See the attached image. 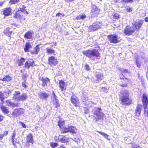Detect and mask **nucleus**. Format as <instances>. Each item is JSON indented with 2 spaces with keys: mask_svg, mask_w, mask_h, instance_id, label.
Returning <instances> with one entry per match:
<instances>
[{
  "mask_svg": "<svg viewBox=\"0 0 148 148\" xmlns=\"http://www.w3.org/2000/svg\"><path fill=\"white\" fill-rule=\"evenodd\" d=\"M119 99L121 103L125 106H130L133 103L132 100L130 97L129 92L126 90L121 93Z\"/></svg>",
  "mask_w": 148,
  "mask_h": 148,
  "instance_id": "obj_1",
  "label": "nucleus"
},
{
  "mask_svg": "<svg viewBox=\"0 0 148 148\" xmlns=\"http://www.w3.org/2000/svg\"><path fill=\"white\" fill-rule=\"evenodd\" d=\"M129 70L125 69L122 70L121 73L119 75V78L121 80V83L120 84L119 86L122 88H126L128 86V84H131V80L129 78L125 77L124 74L129 73Z\"/></svg>",
  "mask_w": 148,
  "mask_h": 148,
  "instance_id": "obj_2",
  "label": "nucleus"
},
{
  "mask_svg": "<svg viewBox=\"0 0 148 148\" xmlns=\"http://www.w3.org/2000/svg\"><path fill=\"white\" fill-rule=\"evenodd\" d=\"M82 53L84 55L89 58H91L92 56L96 57H100V54L98 49H88L83 51Z\"/></svg>",
  "mask_w": 148,
  "mask_h": 148,
  "instance_id": "obj_3",
  "label": "nucleus"
},
{
  "mask_svg": "<svg viewBox=\"0 0 148 148\" xmlns=\"http://www.w3.org/2000/svg\"><path fill=\"white\" fill-rule=\"evenodd\" d=\"M21 92L19 91H16L13 94L12 99L13 100L18 101H25L28 98L27 95L25 93H23L21 95H20Z\"/></svg>",
  "mask_w": 148,
  "mask_h": 148,
  "instance_id": "obj_4",
  "label": "nucleus"
},
{
  "mask_svg": "<svg viewBox=\"0 0 148 148\" xmlns=\"http://www.w3.org/2000/svg\"><path fill=\"white\" fill-rule=\"evenodd\" d=\"M101 111L102 110L100 108H97L94 111L93 117L95 121H97L99 120H103L105 115L101 112Z\"/></svg>",
  "mask_w": 148,
  "mask_h": 148,
  "instance_id": "obj_5",
  "label": "nucleus"
},
{
  "mask_svg": "<svg viewBox=\"0 0 148 148\" xmlns=\"http://www.w3.org/2000/svg\"><path fill=\"white\" fill-rule=\"evenodd\" d=\"M25 112V110L23 108H16L12 112V115L14 117H17L23 114Z\"/></svg>",
  "mask_w": 148,
  "mask_h": 148,
  "instance_id": "obj_6",
  "label": "nucleus"
},
{
  "mask_svg": "<svg viewBox=\"0 0 148 148\" xmlns=\"http://www.w3.org/2000/svg\"><path fill=\"white\" fill-rule=\"evenodd\" d=\"M118 36L116 34H110L107 36V38L111 43H117L120 42Z\"/></svg>",
  "mask_w": 148,
  "mask_h": 148,
  "instance_id": "obj_7",
  "label": "nucleus"
},
{
  "mask_svg": "<svg viewBox=\"0 0 148 148\" xmlns=\"http://www.w3.org/2000/svg\"><path fill=\"white\" fill-rule=\"evenodd\" d=\"M71 103L76 107H79L80 106V101L78 98L75 95L73 94L71 97Z\"/></svg>",
  "mask_w": 148,
  "mask_h": 148,
  "instance_id": "obj_8",
  "label": "nucleus"
},
{
  "mask_svg": "<svg viewBox=\"0 0 148 148\" xmlns=\"http://www.w3.org/2000/svg\"><path fill=\"white\" fill-rule=\"evenodd\" d=\"M100 23L96 22L93 23L92 25L89 26L88 28V32H94L101 28Z\"/></svg>",
  "mask_w": 148,
  "mask_h": 148,
  "instance_id": "obj_9",
  "label": "nucleus"
},
{
  "mask_svg": "<svg viewBox=\"0 0 148 148\" xmlns=\"http://www.w3.org/2000/svg\"><path fill=\"white\" fill-rule=\"evenodd\" d=\"M48 61V64L51 67L56 66L58 63V61L57 58L53 56L49 57Z\"/></svg>",
  "mask_w": 148,
  "mask_h": 148,
  "instance_id": "obj_10",
  "label": "nucleus"
},
{
  "mask_svg": "<svg viewBox=\"0 0 148 148\" xmlns=\"http://www.w3.org/2000/svg\"><path fill=\"white\" fill-rule=\"evenodd\" d=\"M100 10L95 5H92L90 12L91 15L93 17L97 16L99 14Z\"/></svg>",
  "mask_w": 148,
  "mask_h": 148,
  "instance_id": "obj_11",
  "label": "nucleus"
},
{
  "mask_svg": "<svg viewBox=\"0 0 148 148\" xmlns=\"http://www.w3.org/2000/svg\"><path fill=\"white\" fill-rule=\"evenodd\" d=\"M22 13L19 10H17L14 14L13 17L15 19L20 21L22 20H25V16L22 14Z\"/></svg>",
  "mask_w": 148,
  "mask_h": 148,
  "instance_id": "obj_12",
  "label": "nucleus"
},
{
  "mask_svg": "<svg viewBox=\"0 0 148 148\" xmlns=\"http://www.w3.org/2000/svg\"><path fill=\"white\" fill-rule=\"evenodd\" d=\"M143 21H144L143 20H140L138 22L135 21L132 24L134 27L133 29L134 30L138 31L141 28L143 24Z\"/></svg>",
  "mask_w": 148,
  "mask_h": 148,
  "instance_id": "obj_13",
  "label": "nucleus"
},
{
  "mask_svg": "<svg viewBox=\"0 0 148 148\" xmlns=\"http://www.w3.org/2000/svg\"><path fill=\"white\" fill-rule=\"evenodd\" d=\"M135 32L134 29H132V27L129 25H127L123 31V33L126 35H132Z\"/></svg>",
  "mask_w": 148,
  "mask_h": 148,
  "instance_id": "obj_14",
  "label": "nucleus"
},
{
  "mask_svg": "<svg viewBox=\"0 0 148 148\" xmlns=\"http://www.w3.org/2000/svg\"><path fill=\"white\" fill-rule=\"evenodd\" d=\"M39 79L42 82V86L43 87L47 86L48 83H50V79L47 77L44 78L42 77Z\"/></svg>",
  "mask_w": 148,
  "mask_h": 148,
  "instance_id": "obj_15",
  "label": "nucleus"
},
{
  "mask_svg": "<svg viewBox=\"0 0 148 148\" xmlns=\"http://www.w3.org/2000/svg\"><path fill=\"white\" fill-rule=\"evenodd\" d=\"M142 102L143 105L145 106H147L148 105V96L144 94L142 96Z\"/></svg>",
  "mask_w": 148,
  "mask_h": 148,
  "instance_id": "obj_16",
  "label": "nucleus"
},
{
  "mask_svg": "<svg viewBox=\"0 0 148 148\" xmlns=\"http://www.w3.org/2000/svg\"><path fill=\"white\" fill-rule=\"evenodd\" d=\"M27 143H31L33 144L34 141L33 138V136L31 133H29L26 137Z\"/></svg>",
  "mask_w": 148,
  "mask_h": 148,
  "instance_id": "obj_17",
  "label": "nucleus"
},
{
  "mask_svg": "<svg viewBox=\"0 0 148 148\" xmlns=\"http://www.w3.org/2000/svg\"><path fill=\"white\" fill-rule=\"evenodd\" d=\"M142 105L141 104H138L135 111V114L136 116H139L140 114V112L142 109Z\"/></svg>",
  "mask_w": 148,
  "mask_h": 148,
  "instance_id": "obj_18",
  "label": "nucleus"
},
{
  "mask_svg": "<svg viewBox=\"0 0 148 148\" xmlns=\"http://www.w3.org/2000/svg\"><path fill=\"white\" fill-rule=\"evenodd\" d=\"M59 87L62 91L65 90L66 88V85L65 82L62 80H59Z\"/></svg>",
  "mask_w": 148,
  "mask_h": 148,
  "instance_id": "obj_19",
  "label": "nucleus"
},
{
  "mask_svg": "<svg viewBox=\"0 0 148 148\" xmlns=\"http://www.w3.org/2000/svg\"><path fill=\"white\" fill-rule=\"evenodd\" d=\"M34 32L32 31H28L25 33L24 35L25 38L27 39H30L32 38Z\"/></svg>",
  "mask_w": 148,
  "mask_h": 148,
  "instance_id": "obj_20",
  "label": "nucleus"
},
{
  "mask_svg": "<svg viewBox=\"0 0 148 148\" xmlns=\"http://www.w3.org/2000/svg\"><path fill=\"white\" fill-rule=\"evenodd\" d=\"M5 103H6L8 107L14 108L18 106V104H16L13 103L10 99L6 100L5 101Z\"/></svg>",
  "mask_w": 148,
  "mask_h": 148,
  "instance_id": "obj_21",
  "label": "nucleus"
},
{
  "mask_svg": "<svg viewBox=\"0 0 148 148\" xmlns=\"http://www.w3.org/2000/svg\"><path fill=\"white\" fill-rule=\"evenodd\" d=\"M12 10V9L10 7L6 8L3 9V14L5 16H8L11 14Z\"/></svg>",
  "mask_w": 148,
  "mask_h": 148,
  "instance_id": "obj_22",
  "label": "nucleus"
},
{
  "mask_svg": "<svg viewBox=\"0 0 148 148\" xmlns=\"http://www.w3.org/2000/svg\"><path fill=\"white\" fill-rule=\"evenodd\" d=\"M41 45V44H39L35 47L34 48V51H31V54L33 55L37 54L40 51L39 46Z\"/></svg>",
  "mask_w": 148,
  "mask_h": 148,
  "instance_id": "obj_23",
  "label": "nucleus"
},
{
  "mask_svg": "<svg viewBox=\"0 0 148 148\" xmlns=\"http://www.w3.org/2000/svg\"><path fill=\"white\" fill-rule=\"evenodd\" d=\"M10 27H7L4 30L3 32L5 35L11 37L12 31L10 30Z\"/></svg>",
  "mask_w": 148,
  "mask_h": 148,
  "instance_id": "obj_24",
  "label": "nucleus"
},
{
  "mask_svg": "<svg viewBox=\"0 0 148 148\" xmlns=\"http://www.w3.org/2000/svg\"><path fill=\"white\" fill-rule=\"evenodd\" d=\"M95 77L96 81L98 82L102 80L104 78L103 74L100 73H96L95 75Z\"/></svg>",
  "mask_w": 148,
  "mask_h": 148,
  "instance_id": "obj_25",
  "label": "nucleus"
},
{
  "mask_svg": "<svg viewBox=\"0 0 148 148\" xmlns=\"http://www.w3.org/2000/svg\"><path fill=\"white\" fill-rule=\"evenodd\" d=\"M0 108L3 114H7L9 112V111L8 108L5 106H1L0 107Z\"/></svg>",
  "mask_w": 148,
  "mask_h": 148,
  "instance_id": "obj_26",
  "label": "nucleus"
},
{
  "mask_svg": "<svg viewBox=\"0 0 148 148\" xmlns=\"http://www.w3.org/2000/svg\"><path fill=\"white\" fill-rule=\"evenodd\" d=\"M12 79V78L8 75H5L3 78L2 79H0V80L7 82L11 81Z\"/></svg>",
  "mask_w": 148,
  "mask_h": 148,
  "instance_id": "obj_27",
  "label": "nucleus"
},
{
  "mask_svg": "<svg viewBox=\"0 0 148 148\" xmlns=\"http://www.w3.org/2000/svg\"><path fill=\"white\" fill-rule=\"evenodd\" d=\"M40 94L39 95V96L40 98L42 99H47V98L49 97V95L46 92H41Z\"/></svg>",
  "mask_w": 148,
  "mask_h": 148,
  "instance_id": "obj_28",
  "label": "nucleus"
},
{
  "mask_svg": "<svg viewBox=\"0 0 148 148\" xmlns=\"http://www.w3.org/2000/svg\"><path fill=\"white\" fill-rule=\"evenodd\" d=\"M32 48V46L29 42H26L25 46L24 48V51L25 52H29V49Z\"/></svg>",
  "mask_w": 148,
  "mask_h": 148,
  "instance_id": "obj_29",
  "label": "nucleus"
},
{
  "mask_svg": "<svg viewBox=\"0 0 148 148\" xmlns=\"http://www.w3.org/2000/svg\"><path fill=\"white\" fill-rule=\"evenodd\" d=\"M9 92H7L6 91H4V92H3L1 91H0V99L1 101H3V100L5 98L3 97L4 94H5L8 95H9Z\"/></svg>",
  "mask_w": 148,
  "mask_h": 148,
  "instance_id": "obj_30",
  "label": "nucleus"
},
{
  "mask_svg": "<svg viewBox=\"0 0 148 148\" xmlns=\"http://www.w3.org/2000/svg\"><path fill=\"white\" fill-rule=\"evenodd\" d=\"M68 130L69 132H70L73 134H75L76 133L75 132L76 128L73 126L71 125L69 126L68 127Z\"/></svg>",
  "mask_w": 148,
  "mask_h": 148,
  "instance_id": "obj_31",
  "label": "nucleus"
},
{
  "mask_svg": "<svg viewBox=\"0 0 148 148\" xmlns=\"http://www.w3.org/2000/svg\"><path fill=\"white\" fill-rule=\"evenodd\" d=\"M69 138L65 136H62V137L60 139V142L62 143H65L69 142Z\"/></svg>",
  "mask_w": 148,
  "mask_h": 148,
  "instance_id": "obj_32",
  "label": "nucleus"
},
{
  "mask_svg": "<svg viewBox=\"0 0 148 148\" xmlns=\"http://www.w3.org/2000/svg\"><path fill=\"white\" fill-rule=\"evenodd\" d=\"M60 130L61 133L62 134L66 133L67 132H69L68 130V127H62L60 128Z\"/></svg>",
  "mask_w": 148,
  "mask_h": 148,
  "instance_id": "obj_33",
  "label": "nucleus"
},
{
  "mask_svg": "<svg viewBox=\"0 0 148 148\" xmlns=\"http://www.w3.org/2000/svg\"><path fill=\"white\" fill-rule=\"evenodd\" d=\"M26 7L23 5L22 6L21 8H20V11H21V12L22 13H23L24 14H26V15L28 14L29 13L28 12H27L26 10L25 9Z\"/></svg>",
  "mask_w": 148,
  "mask_h": 148,
  "instance_id": "obj_34",
  "label": "nucleus"
},
{
  "mask_svg": "<svg viewBox=\"0 0 148 148\" xmlns=\"http://www.w3.org/2000/svg\"><path fill=\"white\" fill-rule=\"evenodd\" d=\"M53 103L55 106V107L57 108L60 106V104L58 102V99H53Z\"/></svg>",
  "mask_w": 148,
  "mask_h": 148,
  "instance_id": "obj_35",
  "label": "nucleus"
},
{
  "mask_svg": "<svg viewBox=\"0 0 148 148\" xmlns=\"http://www.w3.org/2000/svg\"><path fill=\"white\" fill-rule=\"evenodd\" d=\"M25 60V59L24 58H21L20 60H18V66H22Z\"/></svg>",
  "mask_w": 148,
  "mask_h": 148,
  "instance_id": "obj_36",
  "label": "nucleus"
},
{
  "mask_svg": "<svg viewBox=\"0 0 148 148\" xmlns=\"http://www.w3.org/2000/svg\"><path fill=\"white\" fill-rule=\"evenodd\" d=\"M46 52L48 54H54L55 51L52 49L47 48L46 49Z\"/></svg>",
  "mask_w": 148,
  "mask_h": 148,
  "instance_id": "obj_37",
  "label": "nucleus"
},
{
  "mask_svg": "<svg viewBox=\"0 0 148 148\" xmlns=\"http://www.w3.org/2000/svg\"><path fill=\"white\" fill-rule=\"evenodd\" d=\"M86 17V15L85 14H82V15H79L77 16L76 17V19L77 20L84 19Z\"/></svg>",
  "mask_w": 148,
  "mask_h": 148,
  "instance_id": "obj_38",
  "label": "nucleus"
},
{
  "mask_svg": "<svg viewBox=\"0 0 148 148\" xmlns=\"http://www.w3.org/2000/svg\"><path fill=\"white\" fill-rule=\"evenodd\" d=\"M8 134V131H5L4 132V133L3 134H0V139L2 140L3 137L4 136H6Z\"/></svg>",
  "mask_w": 148,
  "mask_h": 148,
  "instance_id": "obj_39",
  "label": "nucleus"
},
{
  "mask_svg": "<svg viewBox=\"0 0 148 148\" xmlns=\"http://www.w3.org/2000/svg\"><path fill=\"white\" fill-rule=\"evenodd\" d=\"M29 75L27 73H23L21 77L23 81H26Z\"/></svg>",
  "mask_w": 148,
  "mask_h": 148,
  "instance_id": "obj_40",
  "label": "nucleus"
},
{
  "mask_svg": "<svg viewBox=\"0 0 148 148\" xmlns=\"http://www.w3.org/2000/svg\"><path fill=\"white\" fill-rule=\"evenodd\" d=\"M50 145L52 148H55L59 146V144L56 143L51 142L50 143Z\"/></svg>",
  "mask_w": 148,
  "mask_h": 148,
  "instance_id": "obj_41",
  "label": "nucleus"
},
{
  "mask_svg": "<svg viewBox=\"0 0 148 148\" xmlns=\"http://www.w3.org/2000/svg\"><path fill=\"white\" fill-rule=\"evenodd\" d=\"M64 122L61 120H60L58 122V125L59 126L60 128L63 127V125L64 124Z\"/></svg>",
  "mask_w": 148,
  "mask_h": 148,
  "instance_id": "obj_42",
  "label": "nucleus"
},
{
  "mask_svg": "<svg viewBox=\"0 0 148 148\" xmlns=\"http://www.w3.org/2000/svg\"><path fill=\"white\" fill-rule=\"evenodd\" d=\"M97 132L98 133H99V134H101V135L103 136L105 138L108 139V140H110L109 139H108V137L109 136L107 134L103 133L100 131H97Z\"/></svg>",
  "mask_w": 148,
  "mask_h": 148,
  "instance_id": "obj_43",
  "label": "nucleus"
},
{
  "mask_svg": "<svg viewBox=\"0 0 148 148\" xmlns=\"http://www.w3.org/2000/svg\"><path fill=\"white\" fill-rule=\"evenodd\" d=\"M20 0H10L9 3L10 4H14L19 2Z\"/></svg>",
  "mask_w": 148,
  "mask_h": 148,
  "instance_id": "obj_44",
  "label": "nucleus"
},
{
  "mask_svg": "<svg viewBox=\"0 0 148 148\" xmlns=\"http://www.w3.org/2000/svg\"><path fill=\"white\" fill-rule=\"evenodd\" d=\"M24 67L25 68L29 69L30 68V65L28 61L25 62L24 65Z\"/></svg>",
  "mask_w": 148,
  "mask_h": 148,
  "instance_id": "obj_45",
  "label": "nucleus"
},
{
  "mask_svg": "<svg viewBox=\"0 0 148 148\" xmlns=\"http://www.w3.org/2000/svg\"><path fill=\"white\" fill-rule=\"evenodd\" d=\"M144 109V114L145 116L148 117V107H147V106H145Z\"/></svg>",
  "mask_w": 148,
  "mask_h": 148,
  "instance_id": "obj_46",
  "label": "nucleus"
},
{
  "mask_svg": "<svg viewBox=\"0 0 148 148\" xmlns=\"http://www.w3.org/2000/svg\"><path fill=\"white\" fill-rule=\"evenodd\" d=\"M113 17L114 19H118L120 18V15L118 13H116L114 14Z\"/></svg>",
  "mask_w": 148,
  "mask_h": 148,
  "instance_id": "obj_47",
  "label": "nucleus"
},
{
  "mask_svg": "<svg viewBox=\"0 0 148 148\" xmlns=\"http://www.w3.org/2000/svg\"><path fill=\"white\" fill-rule=\"evenodd\" d=\"M30 67H33L34 66H37V64H35V62L34 60L32 61V62H30L29 63Z\"/></svg>",
  "mask_w": 148,
  "mask_h": 148,
  "instance_id": "obj_48",
  "label": "nucleus"
},
{
  "mask_svg": "<svg viewBox=\"0 0 148 148\" xmlns=\"http://www.w3.org/2000/svg\"><path fill=\"white\" fill-rule=\"evenodd\" d=\"M22 86L25 88H26L27 87V82L26 81H23L22 83Z\"/></svg>",
  "mask_w": 148,
  "mask_h": 148,
  "instance_id": "obj_49",
  "label": "nucleus"
},
{
  "mask_svg": "<svg viewBox=\"0 0 148 148\" xmlns=\"http://www.w3.org/2000/svg\"><path fill=\"white\" fill-rule=\"evenodd\" d=\"M125 10L127 12H130L132 11V8L128 6L125 9Z\"/></svg>",
  "mask_w": 148,
  "mask_h": 148,
  "instance_id": "obj_50",
  "label": "nucleus"
},
{
  "mask_svg": "<svg viewBox=\"0 0 148 148\" xmlns=\"http://www.w3.org/2000/svg\"><path fill=\"white\" fill-rule=\"evenodd\" d=\"M100 91L101 92H107V89L106 87H103L101 88Z\"/></svg>",
  "mask_w": 148,
  "mask_h": 148,
  "instance_id": "obj_51",
  "label": "nucleus"
},
{
  "mask_svg": "<svg viewBox=\"0 0 148 148\" xmlns=\"http://www.w3.org/2000/svg\"><path fill=\"white\" fill-rule=\"evenodd\" d=\"M52 95H53V97L52 98V99L53 100V99H58V97L56 96V95L54 92L53 91H52Z\"/></svg>",
  "mask_w": 148,
  "mask_h": 148,
  "instance_id": "obj_52",
  "label": "nucleus"
},
{
  "mask_svg": "<svg viewBox=\"0 0 148 148\" xmlns=\"http://www.w3.org/2000/svg\"><path fill=\"white\" fill-rule=\"evenodd\" d=\"M122 1L125 3H132L133 2V0H122Z\"/></svg>",
  "mask_w": 148,
  "mask_h": 148,
  "instance_id": "obj_53",
  "label": "nucleus"
},
{
  "mask_svg": "<svg viewBox=\"0 0 148 148\" xmlns=\"http://www.w3.org/2000/svg\"><path fill=\"white\" fill-rule=\"evenodd\" d=\"M16 136V134L15 132H14L13 133L12 136H11V140H14L15 137Z\"/></svg>",
  "mask_w": 148,
  "mask_h": 148,
  "instance_id": "obj_54",
  "label": "nucleus"
},
{
  "mask_svg": "<svg viewBox=\"0 0 148 148\" xmlns=\"http://www.w3.org/2000/svg\"><path fill=\"white\" fill-rule=\"evenodd\" d=\"M30 143H27L24 145V148H29L30 146Z\"/></svg>",
  "mask_w": 148,
  "mask_h": 148,
  "instance_id": "obj_55",
  "label": "nucleus"
},
{
  "mask_svg": "<svg viewBox=\"0 0 148 148\" xmlns=\"http://www.w3.org/2000/svg\"><path fill=\"white\" fill-rule=\"evenodd\" d=\"M19 123L21 124L22 126V127L23 128H25L26 127V125L25 124L23 123V122H21V121H20L19 122Z\"/></svg>",
  "mask_w": 148,
  "mask_h": 148,
  "instance_id": "obj_56",
  "label": "nucleus"
},
{
  "mask_svg": "<svg viewBox=\"0 0 148 148\" xmlns=\"http://www.w3.org/2000/svg\"><path fill=\"white\" fill-rule=\"evenodd\" d=\"M54 138L55 141L58 142H60V139L57 137V136H55L54 137Z\"/></svg>",
  "mask_w": 148,
  "mask_h": 148,
  "instance_id": "obj_57",
  "label": "nucleus"
},
{
  "mask_svg": "<svg viewBox=\"0 0 148 148\" xmlns=\"http://www.w3.org/2000/svg\"><path fill=\"white\" fill-rule=\"evenodd\" d=\"M4 118V117L2 115L0 114V122H1L3 121Z\"/></svg>",
  "mask_w": 148,
  "mask_h": 148,
  "instance_id": "obj_58",
  "label": "nucleus"
},
{
  "mask_svg": "<svg viewBox=\"0 0 148 148\" xmlns=\"http://www.w3.org/2000/svg\"><path fill=\"white\" fill-rule=\"evenodd\" d=\"M136 64L137 66L138 67H140V66L141 64L140 62L138 61H136Z\"/></svg>",
  "mask_w": 148,
  "mask_h": 148,
  "instance_id": "obj_59",
  "label": "nucleus"
},
{
  "mask_svg": "<svg viewBox=\"0 0 148 148\" xmlns=\"http://www.w3.org/2000/svg\"><path fill=\"white\" fill-rule=\"evenodd\" d=\"M85 67L86 70H90V67L88 65L86 64L85 65Z\"/></svg>",
  "mask_w": 148,
  "mask_h": 148,
  "instance_id": "obj_60",
  "label": "nucleus"
},
{
  "mask_svg": "<svg viewBox=\"0 0 148 148\" xmlns=\"http://www.w3.org/2000/svg\"><path fill=\"white\" fill-rule=\"evenodd\" d=\"M12 143L16 147V144L17 143V142L16 141H15L14 140H12Z\"/></svg>",
  "mask_w": 148,
  "mask_h": 148,
  "instance_id": "obj_61",
  "label": "nucleus"
},
{
  "mask_svg": "<svg viewBox=\"0 0 148 148\" xmlns=\"http://www.w3.org/2000/svg\"><path fill=\"white\" fill-rule=\"evenodd\" d=\"M65 1L67 3H70L73 1L74 0H65Z\"/></svg>",
  "mask_w": 148,
  "mask_h": 148,
  "instance_id": "obj_62",
  "label": "nucleus"
},
{
  "mask_svg": "<svg viewBox=\"0 0 148 148\" xmlns=\"http://www.w3.org/2000/svg\"><path fill=\"white\" fill-rule=\"evenodd\" d=\"M57 148H66V147L64 146V145H60L59 147H58Z\"/></svg>",
  "mask_w": 148,
  "mask_h": 148,
  "instance_id": "obj_63",
  "label": "nucleus"
},
{
  "mask_svg": "<svg viewBox=\"0 0 148 148\" xmlns=\"http://www.w3.org/2000/svg\"><path fill=\"white\" fill-rule=\"evenodd\" d=\"M146 77L147 80L148 81V71H147L146 73Z\"/></svg>",
  "mask_w": 148,
  "mask_h": 148,
  "instance_id": "obj_64",
  "label": "nucleus"
}]
</instances>
